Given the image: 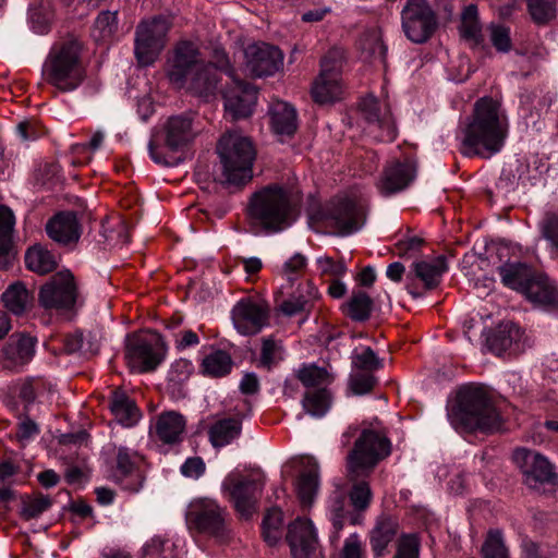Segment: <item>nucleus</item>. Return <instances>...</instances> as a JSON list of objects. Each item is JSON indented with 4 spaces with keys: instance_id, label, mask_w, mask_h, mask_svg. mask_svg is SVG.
Here are the masks:
<instances>
[{
    "instance_id": "obj_1",
    "label": "nucleus",
    "mask_w": 558,
    "mask_h": 558,
    "mask_svg": "<svg viewBox=\"0 0 558 558\" xmlns=\"http://www.w3.org/2000/svg\"><path fill=\"white\" fill-rule=\"evenodd\" d=\"M508 131V118L500 104L492 98H481L474 105L469 123L461 130V153L489 158L501 150Z\"/></svg>"
},
{
    "instance_id": "obj_2",
    "label": "nucleus",
    "mask_w": 558,
    "mask_h": 558,
    "mask_svg": "<svg viewBox=\"0 0 558 558\" xmlns=\"http://www.w3.org/2000/svg\"><path fill=\"white\" fill-rule=\"evenodd\" d=\"M222 51H216V58ZM218 63L205 64L198 46L191 40H181L173 48L167 61V75L177 88H187L192 93L208 97L217 88Z\"/></svg>"
},
{
    "instance_id": "obj_3",
    "label": "nucleus",
    "mask_w": 558,
    "mask_h": 558,
    "mask_svg": "<svg viewBox=\"0 0 558 558\" xmlns=\"http://www.w3.org/2000/svg\"><path fill=\"white\" fill-rule=\"evenodd\" d=\"M390 452V444L385 435L367 429L355 442L354 450L348 457V481L351 484L349 497L355 510H364L372 499L366 477L379 460Z\"/></svg>"
},
{
    "instance_id": "obj_4",
    "label": "nucleus",
    "mask_w": 558,
    "mask_h": 558,
    "mask_svg": "<svg viewBox=\"0 0 558 558\" xmlns=\"http://www.w3.org/2000/svg\"><path fill=\"white\" fill-rule=\"evenodd\" d=\"M246 217L255 233H278L292 226L295 206L287 190L272 184L251 196Z\"/></svg>"
},
{
    "instance_id": "obj_5",
    "label": "nucleus",
    "mask_w": 558,
    "mask_h": 558,
    "mask_svg": "<svg viewBox=\"0 0 558 558\" xmlns=\"http://www.w3.org/2000/svg\"><path fill=\"white\" fill-rule=\"evenodd\" d=\"M448 420L460 432H492L500 427L499 414L487 390L478 386H465L458 391L456 403L448 410Z\"/></svg>"
},
{
    "instance_id": "obj_6",
    "label": "nucleus",
    "mask_w": 558,
    "mask_h": 558,
    "mask_svg": "<svg viewBox=\"0 0 558 558\" xmlns=\"http://www.w3.org/2000/svg\"><path fill=\"white\" fill-rule=\"evenodd\" d=\"M217 151L221 163L218 180L222 184L243 185L252 179L256 153L247 136L236 131L228 132L220 138Z\"/></svg>"
},
{
    "instance_id": "obj_7",
    "label": "nucleus",
    "mask_w": 558,
    "mask_h": 558,
    "mask_svg": "<svg viewBox=\"0 0 558 558\" xmlns=\"http://www.w3.org/2000/svg\"><path fill=\"white\" fill-rule=\"evenodd\" d=\"M85 77L80 60V45L66 41L54 46L43 65V78L61 92L77 88Z\"/></svg>"
},
{
    "instance_id": "obj_8",
    "label": "nucleus",
    "mask_w": 558,
    "mask_h": 558,
    "mask_svg": "<svg viewBox=\"0 0 558 558\" xmlns=\"http://www.w3.org/2000/svg\"><path fill=\"white\" fill-rule=\"evenodd\" d=\"M194 137L192 123L184 117H171L165 123L160 138L156 135L148 145L151 160L160 166L173 167L180 161L177 153Z\"/></svg>"
},
{
    "instance_id": "obj_9",
    "label": "nucleus",
    "mask_w": 558,
    "mask_h": 558,
    "mask_svg": "<svg viewBox=\"0 0 558 558\" xmlns=\"http://www.w3.org/2000/svg\"><path fill=\"white\" fill-rule=\"evenodd\" d=\"M365 208L362 203L350 198H337L323 209L310 213L312 223H318L340 235L360 230L364 223Z\"/></svg>"
},
{
    "instance_id": "obj_10",
    "label": "nucleus",
    "mask_w": 558,
    "mask_h": 558,
    "mask_svg": "<svg viewBox=\"0 0 558 558\" xmlns=\"http://www.w3.org/2000/svg\"><path fill=\"white\" fill-rule=\"evenodd\" d=\"M171 21L166 16H154L140 22L135 29L134 54L140 65L156 62L167 43Z\"/></svg>"
},
{
    "instance_id": "obj_11",
    "label": "nucleus",
    "mask_w": 558,
    "mask_h": 558,
    "mask_svg": "<svg viewBox=\"0 0 558 558\" xmlns=\"http://www.w3.org/2000/svg\"><path fill=\"white\" fill-rule=\"evenodd\" d=\"M185 521L190 530L220 541L228 535L227 512L214 499H193L186 508Z\"/></svg>"
},
{
    "instance_id": "obj_12",
    "label": "nucleus",
    "mask_w": 558,
    "mask_h": 558,
    "mask_svg": "<svg viewBox=\"0 0 558 558\" xmlns=\"http://www.w3.org/2000/svg\"><path fill=\"white\" fill-rule=\"evenodd\" d=\"M296 376L305 387L314 389L303 399L305 412L314 417L324 416L330 408V396L326 386L332 381V375L324 367L305 364L298 369Z\"/></svg>"
},
{
    "instance_id": "obj_13",
    "label": "nucleus",
    "mask_w": 558,
    "mask_h": 558,
    "mask_svg": "<svg viewBox=\"0 0 558 558\" xmlns=\"http://www.w3.org/2000/svg\"><path fill=\"white\" fill-rule=\"evenodd\" d=\"M220 72L227 76L231 85L223 90L225 109L234 119L250 116L257 99V90L251 84L238 80L229 66L225 52L217 57Z\"/></svg>"
},
{
    "instance_id": "obj_14",
    "label": "nucleus",
    "mask_w": 558,
    "mask_h": 558,
    "mask_svg": "<svg viewBox=\"0 0 558 558\" xmlns=\"http://www.w3.org/2000/svg\"><path fill=\"white\" fill-rule=\"evenodd\" d=\"M405 37L414 44L427 41L437 27V17L426 0H409L401 11Z\"/></svg>"
},
{
    "instance_id": "obj_15",
    "label": "nucleus",
    "mask_w": 558,
    "mask_h": 558,
    "mask_svg": "<svg viewBox=\"0 0 558 558\" xmlns=\"http://www.w3.org/2000/svg\"><path fill=\"white\" fill-rule=\"evenodd\" d=\"M77 289L72 272L68 269L53 275L39 290L38 300L46 310L63 311L74 306Z\"/></svg>"
},
{
    "instance_id": "obj_16",
    "label": "nucleus",
    "mask_w": 558,
    "mask_h": 558,
    "mask_svg": "<svg viewBox=\"0 0 558 558\" xmlns=\"http://www.w3.org/2000/svg\"><path fill=\"white\" fill-rule=\"evenodd\" d=\"M339 53L331 51L320 63V73L312 85V97L320 104L327 105L339 100L342 96L341 64Z\"/></svg>"
},
{
    "instance_id": "obj_17",
    "label": "nucleus",
    "mask_w": 558,
    "mask_h": 558,
    "mask_svg": "<svg viewBox=\"0 0 558 558\" xmlns=\"http://www.w3.org/2000/svg\"><path fill=\"white\" fill-rule=\"evenodd\" d=\"M157 339L141 335L126 337L125 360L133 372L145 373L155 369L162 361Z\"/></svg>"
},
{
    "instance_id": "obj_18",
    "label": "nucleus",
    "mask_w": 558,
    "mask_h": 558,
    "mask_svg": "<svg viewBox=\"0 0 558 558\" xmlns=\"http://www.w3.org/2000/svg\"><path fill=\"white\" fill-rule=\"evenodd\" d=\"M245 71L255 77L270 76L283 66V53L275 46L257 43L245 51Z\"/></svg>"
},
{
    "instance_id": "obj_19",
    "label": "nucleus",
    "mask_w": 558,
    "mask_h": 558,
    "mask_svg": "<svg viewBox=\"0 0 558 558\" xmlns=\"http://www.w3.org/2000/svg\"><path fill=\"white\" fill-rule=\"evenodd\" d=\"M361 111L367 121L366 131L374 138L381 142L393 141L397 129L386 104H379L376 98L369 96L363 99Z\"/></svg>"
},
{
    "instance_id": "obj_20",
    "label": "nucleus",
    "mask_w": 558,
    "mask_h": 558,
    "mask_svg": "<svg viewBox=\"0 0 558 558\" xmlns=\"http://www.w3.org/2000/svg\"><path fill=\"white\" fill-rule=\"evenodd\" d=\"M233 326L240 335L258 333L268 324V307L260 301L243 299L231 312Z\"/></svg>"
},
{
    "instance_id": "obj_21",
    "label": "nucleus",
    "mask_w": 558,
    "mask_h": 558,
    "mask_svg": "<svg viewBox=\"0 0 558 558\" xmlns=\"http://www.w3.org/2000/svg\"><path fill=\"white\" fill-rule=\"evenodd\" d=\"M259 485L257 478L239 480L235 473H231L223 481L222 489L229 493L238 512L250 517L255 511V493Z\"/></svg>"
},
{
    "instance_id": "obj_22",
    "label": "nucleus",
    "mask_w": 558,
    "mask_h": 558,
    "mask_svg": "<svg viewBox=\"0 0 558 558\" xmlns=\"http://www.w3.org/2000/svg\"><path fill=\"white\" fill-rule=\"evenodd\" d=\"M287 541L293 558H311L318 545L316 529L305 518H298L289 525Z\"/></svg>"
},
{
    "instance_id": "obj_23",
    "label": "nucleus",
    "mask_w": 558,
    "mask_h": 558,
    "mask_svg": "<svg viewBox=\"0 0 558 558\" xmlns=\"http://www.w3.org/2000/svg\"><path fill=\"white\" fill-rule=\"evenodd\" d=\"M416 175L414 160L407 158L403 161L392 160L384 169L377 187L383 194H392L405 189Z\"/></svg>"
},
{
    "instance_id": "obj_24",
    "label": "nucleus",
    "mask_w": 558,
    "mask_h": 558,
    "mask_svg": "<svg viewBox=\"0 0 558 558\" xmlns=\"http://www.w3.org/2000/svg\"><path fill=\"white\" fill-rule=\"evenodd\" d=\"M513 460L526 476V482H548L554 475L551 464L538 452L519 448L513 453Z\"/></svg>"
},
{
    "instance_id": "obj_25",
    "label": "nucleus",
    "mask_w": 558,
    "mask_h": 558,
    "mask_svg": "<svg viewBox=\"0 0 558 558\" xmlns=\"http://www.w3.org/2000/svg\"><path fill=\"white\" fill-rule=\"evenodd\" d=\"M523 331L521 328L511 323L500 324L495 331L487 337V345L496 355H502L506 352L518 353L523 349L521 340Z\"/></svg>"
},
{
    "instance_id": "obj_26",
    "label": "nucleus",
    "mask_w": 558,
    "mask_h": 558,
    "mask_svg": "<svg viewBox=\"0 0 558 558\" xmlns=\"http://www.w3.org/2000/svg\"><path fill=\"white\" fill-rule=\"evenodd\" d=\"M522 294L535 307L547 310L558 305V287L543 274H536Z\"/></svg>"
},
{
    "instance_id": "obj_27",
    "label": "nucleus",
    "mask_w": 558,
    "mask_h": 558,
    "mask_svg": "<svg viewBox=\"0 0 558 558\" xmlns=\"http://www.w3.org/2000/svg\"><path fill=\"white\" fill-rule=\"evenodd\" d=\"M46 231L51 240L61 245L74 244L81 236V228L73 213L56 215L47 222Z\"/></svg>"
},
{
    "instance_id": "obj_28",
    "label": "nucleus",
    "mask_w": 558,
    "mask_h": 558,
    "mask_svg": "<svg viewBox=\"0 0 558 558\" xmlns=\"http://www.w3.org/2000/svg\"><path fill=\"white\" fill-rule=\"evenodd\" d=\"M36 338L28 335L12 336L3 350L4 366L16 369L27 364L35 355Z\"/></svg>"
},
{
    "instance_id": "obj_29",
    "label": "nucleus",
    "mask_w": 558,
    "mask_h": 558,
    "mask_svg": "<svg viewBox=\"0 0 558 558\" xmlns=\"http://www.w3.org/2000/svg\"><path fill=\"white\" fill-rule=\"evenodd\" d=\"M270 121L274 132L281 137H289L296 131L298 120L294 108L281 100H276L269 108Z\"/></svg>"
},
{
    "instance_id": "obj_30",
    "label": "nucleus",
    "mask_w": 558,
    "mask_h": 558,
    "mask_svg": "<svg viewBox=\"0 0 558 558\" xmlns=\"http://www.w3.org/2000/svg\"><path fill=\"white\" fill-rule=\"evenodd\" d=\"M301 463L303 470L299 477L296 489L301 502L307 506L313 502L318 492V464L313 457H303Z\"/></svg>"
},
{
    "instance_id": "obj_31",
    "label": "nucleus",
    "mask_w": 558,
    "mask_h": 558,
    "mask_svg": "<svg viewBox=\"0 0 558 558\" xmlns=\"http://www.w3.org/2000/svg\"><path fill=\"white\" fill-rule=\"evenodd\" d=\"M110 410L118 423L125 427L134 426L141 418V412L135 402L122 390L112 393Z\"/></svg>"
},
{
    "instance_id": "obj_32",
    "label": "nucleus",
    "mask_w": 558,
    "mask_h": 558,
    "mask_svg": "<svg viewBox=\"0 0 558 558\" xmlns=\"http://www.w3.org/2000/svg\"><path fill=\"white\" fill-rule=\"evenodd\" d=\"M1 300L8 311L22 315L33 306L34 295L24 283L16 281L5 289Z\"/></svg>"
},
{
    "instance_id": "obj_33",
    "label": "nucleus",
    "mask_w": 558,
    "mask_h": 558,
    "mask_svg": "<svg viewBox=\"0 0 558 558\" xmlns=\"http://www.w3.org/2000/svg\"><path fill=\"white\" fill-rule=\"evenodd\" d=\"M416 278H418L427 289L436 287L441 276L447 270L446 258L437 256L416 262L412 265Z\"/></svg>"
},
{
    "instance_id": "obj_34",
    "label": "nucleus",
    "mask_w": 558,
    "mask_h": 558,
    "mask_svg": "<svg viewBox=\"0 0 558 558\" xmlns=\"http://www.w3.org/2000/svg\"><path fill=\"white\" fill-rule=\"evenodd\" d=\"M537 272L533 271L525 264L508 263L499 267V275L502 283L520 293H522L527 284L533 280Z\"/></svg>"
},
{
    "instance_id": "obj_35",
    "label": "nucleus",
    "mask_w": 558,
    "mask_h": 558,
    "mask_svg": "<svg viewBox=\"0 0 558 558\" xmlns=\"http://www.w3.org/2000/svg\"><path fill=\"white\" fill-rule=\"evenodd\" d=\"M185 429L184 417L177 412L161 414L156 423V433L160 440L167 444H174L182 439Z\"/></svg>"
},
{
    "instance_id": "obj_36",
    "label": "nucleus",
    "mask_w": 558,
    "mask_h": 558,
    "mask_svg": "<svg viewBox=\"0 0 558 558\" xmlns=\"http://www.w3.org/2000/svg\"><path fill=\"white\" fill-rule=\"evenodd\" d=\"M25 263L29 270L44 275L52 271L57 267L58 258L47 248L36 244L26 252Z\"/></svg>"
},
{
    "instance_id": "obj_37",
    "label": "nucleus",
    "mask_w": 558,
    "mask_h": 558,
    "mask_svg": "<svg viewBox=\"0 0 558 558\" xmlns=\"http://www.w3.org/2000/svg\"><path fill=\"white\" fill-rule=\"evenodd\" d=\"M14 216L11 209L0 206V268L5 267L12 255Z\"/></svg>"
},
{
    "instance_id": "obj_38",
    "label": "nucleus",
    "mask_w": 558,
    "mask_h": 558,
    "mask_svg": "<svg viewBox=\"0 0 558 558\" xmlns=\"http://www.w3.org/2000/svg\"><path fill=\"white\" fill-rule=\"evenodd\" d=\"M397 533V524L390 519L380 520L371 534V545L377 556L386 553Z\"/></svg>"
},
{
    "instance_id": "obj_39",
    "label": "nucleus",
    "mask_w": 558,
    "mask_h": 558,
    "mask_svg": "<svg viewBox=\"0 0 558 558\" xmlns=\"http://www.w3.org/2000/svg\"><path fill=\"white\" fill-rule=\"evenodd\" d=\"M241 433V423L234 418L221 420L210 429V441L215 447L229 445Z\"/></svg>"
},
{
    "instance_id": "obj_40",
    "label": "nucleus",
    "mask_w": 558,
    "mask_h": 558,
    "mask_svg": "<svg viewBox=\"0 0 558 558\" xmlns=\"http://www.w3.org/2000/svg\"><path fill=\"white\" fill-rule=\"evenodd\" d=\"M202 367L205 374L220 377L231 371L232 360L227 352L217 350L204 357Z\"/></svg>"
},
{
    "instance_id": "obj_41",
    "label": "nucleus",
    "mask_w": 558,
    "mask_h": 558,
    "mask_svg": "<svg viewBox=\"0 0 558 558\" xmlns=\"http://www.w3.org/2000/svg\"><path fill=\"white\" fill-rule=\"evenodd\" d=\"M482 558H510L509 549L499 530L487 533L481 548Z\"/></svg>"
},
{
    "instance_id": "obj_42",
    "label": "nucleus",
    "mask_w": 558,
    "mask_h": 558,
    "mask_svg": "<svg viewBox=\"0 0 558 558\" xmlns=\"http://www.w3.org/2000/svg\"><path fill=\"white\" fill-rule=\"evenodd\" d=\"M118 31L116 12H101L94 24L92 36L96 41H108L113 38Z\"/></svg>"
},
{
    "instance_id": "obj_43",
    "label": "nucleus",
    "mask_w": 558,
    "mask_h": 558,
    "mask_svg": "<svg viewBox=\"0 0 558 558\" xmlns=\"http://www.w3.org/2000/svg\"><path fill=\"white\" fill-rule=\"evenodd\" d=\"M282 512L278 508L270 509L263 520V536L269 545H276L282 536Z\"/></svg>"
},
{
    "instance_id": "obj_44",
    "label": "nucleus",
    "mask_w": 558,
    "mask_h": 558,
    "mask_svg": "<svg viewBox=\"0 0 558 558\" xmlns=\"http://www.w3.org/2000/svg\"><path fill=\"white\" fill-rule=\"evenodd\" d=\"M345 494L344 489L337 486L328 499V515L336 533L343 526V520L345 518Z\"/></svg>"
},
{
    "instance_id": "obj_45",
    "label": "nucleus",
    "mask_w": 558,
    "mask_h": 558,
    "mask_svg": "<svg viewBox=\"0 0 558 558\" xmlns=\"http://www.w3.org/2000/svg\"><path fill=\"white\" fill-rule=\"evenodd\" d=\"M460 32L462 37L475 44L481 41V25L477 17V8L474 4L468 5L461 17Z\"/></svg>"
},
{
    "instance_id": "obj_46",
    "label": "nucleus",
    "mask_w": 558,
    "mask_h": 558,
    "mask_svg": "<svg viewBox=\"0 0 558 558\" xmlns=\"http://www.w3.org/2000/svg\"><path fill=\"white\" fill-rule=\"evenodd\" d=\"M372 310L371 298L362 291L353 293L345 304V313L354 320H365L368 318Z\"/></svg>"
},
{
    "instance_id": "obj_47",
    "label": "nucleus",
    "mask_w": 558,
    "mask_h": 558,
    "mask_svg": "<svg viewBox=\"0 0 558 558\" xmlns=\"http://www.w3.org/2000/svg\"><path fill=\"white\" fill-rule=\"evenodd\" d=\"M527 9L537 24H546L556 17V0H527Z\"/></svg>"
},
{
    "instance_id": "obj_48",
    "label": "nucleus",
    "mask_w": 558,
    "mask_h": 558,
    "mask_svg": "<svg viewBox=\"0 0 558 558\" xmlns=\"http://www.w3.org/2000/svg\"><path fill=\"white\" fill-rule=\"evenodd\" d=\"M306 295L292 296L281 304V310L286 315L292 316L306 310L310 302L317 298V289L307 283L305 287Z\"/></svg>"
},
{
    "instance_id": "obj_49",
    "label": "nucleus",
    "mask_w": 558,
    "mask_h": 558,
    "mask_svg": "<svg viewBox=\"0 0 558 558\" xmlns=\"http://www.w3.org/2000/svg\"><path fill=\"white\" fill-rule=\"evenodd\" d=\"M352 363L355 369L368 373L383 367L381 360L368 347L356 349L352 356Z\"/></svg>"
},
{
    "instance_id": "obj_50",
    "label": "nucleus",
    "mask_w": 558,
    "mask_h": 558,
    "mask_svg": "<svg viewBox=\"0 0 558 558\" xmlns=\"http://www.w3.org/2000/svg\"><path fill=\"white\" fill-rule=\"evenodd\" d=\"M64 350L68 353L81 352L84 354H94L98 351L96 341L90 338L86 340L82 332H74L63 338Z\"/></svg>"
},
{
    "instance_id": "obj_51",
    "label": "nucleus",
    "mask_w": 558,
    "mask_h": 558,
    "mask_svg": "<svg viewBox=\"0 0 558 558\" xmlns=\"http://www.w3.org/2000/svg\"><path fill=\"white\" fill-rule=\"evenodd\" d=\"M283 359V349L280 341L265 338L262 343L259 364L270 368Z\"/></svg>"
},
{
    "instance_id": "obj_52",
    "label": "nucleus",
    "mask_w": 558,
    "mask_h": 558,
    "mask_svg": "<svg viewBox=\"0 0 558 558\" xmlns=\"http://www.w3.org/2000/svg\"><path fill=\"white\" fill-rule=\"evenodd\" d=\"M52 14L40 4L29 9L31 27L36 34H46L49 31Z\"/></svg>"
},
{
    "instance_id": "obj_53",
    "label": "nucleus",
    "mask_w": 558,
    "mask_h": 558,
    "mask_svg": "<svg viewBox=\"0 0 558 558\" xmlns=\"http://www.w3.org/2000/svg\"><path fill=\"white\" fill-rule=\"evenodd\" d=\"M493 46L500 52H507L511 48L509 28L504 25L492 24L488 28Z\"/></svg>"
},
{
    "instance_id": "obj_54",
    "label": "nucleus",
    "mask_w": 558,
    "mask_h": 558,
    "mask_svg": "<svg viewBox=\"0 0 558 558\" xmlns=\"http://www.w3.org/2000/svg\"><path fill=\"white\" fill-rule=\"evenodd\" d=\"M0 482L4 485H15L24 482L21 468L10 459L0 462Z\"/></svg>"
},
{
    "instance_id": "obj_55",
    "label": "nucleus",
    "mask_w": 558,
    "mask_h": 558,
    "mask_svg": "<svg viewBox=\"0 0 558 558\" xmlns=\"http://www.w3.org/2000/svg\"><path fill=\"white\" fill-rule=\"evenodd\" d=\"M355 369L350 376V389L355 395H364L372 390L375 384L374 377L367 372Z\"/></svg>"
},
{
    "instance_id": "obj_56",
    "label": "nucleus",
    "mask_w": 558,
    "mask_h": 558,
    "mask_svg": "<svg viewBox=\"0 0 558 558\" xmlns=\"http://www.w3.org/2000/svg\"><path fill=\"white\" fill-rule=\"evenodd\" d=\"M305 266L306 257L296 253L283 263L279 269V274L292 281L305 268Z\"/></svg>"
},
{
    "instance_id": "obj_57",
    "label": "nucleus",
    "mask_w": 558,
    "mask_h": 558,
    "mask_svg": "<svg viewBox=\"0 0 558 558\" xmlns=\"http://www.w3.org/2000/svg\"><path fill=\"white\" fill-rule=\"evenodd\" d=\"M395 558H418V541L415 535H404L399 541Z\"/></svg>"
},
{
    "instance_id": "obj_58",
    "label": "nucleus",
    "mask_w": 558,
    "mask_h": 558,
    "mask_svg": "<svg viewBox=\"0 0 558 558\" xmlns=\"http://www.w3.org/2000/svg\"><path fill=\"white\" fill-rule=\"evenodd\" d=\"M316 264L322 274L331 275L333 277L343 276L347 271V266L342 260L335 262L328 256L318 257Z\"/></svg>"
},
{
    "instance_id": "obj_59",
    "label": "nucleus",
    "mask_w": 558,
    "mask_h": 558,
    "mask_svg": "<svg viewBox=\"0 0 558 558\" xmlns=\"http://www.w3.org/2000/svg\"><path fill=\"white\" fill-rule=\"evenodd\" d=\"M205 462L199 457L187 458L180 468L183 476L194 480L201 477L205 473Z\"/></svg>"
},
{
    "instance_id": "obj_60",
    "label": "nucleus",
    "mask_w": 558,
    "mask_h": 558,
    "mask_svg": "<svg viewBox=\"0 0 558 558\" xmlns=\"http://www.w3.org/2000/svg\"><path fill=\"white\" fill-rule=\"evenodd\" d=\"M50 507L48 497H38L27 501L23 507L24 517L31 519L36 518Z\"/></svg>"
},
{
    "instance_id": "obj_61",
    "label": "nucleus",
    "mask_w": 558,
    "mask_h": 558,
    "mask_svg": "<svg viewBox=\"0 0 558 558\" xmlns=\"http://www.w3.org/2000/svg\"><path fill=\"white\" fill-rule=\"evenodd\" d=\"M193 371V365L185 359H180L171 365L170 377L175 381L185 380Z\"/></svg>"
},
{
    "instance_id": "obj_62",
    "label": "nucleus",
    "mask_w": 558,
    "mask_h": 558,
    "mask_svg": "<svg viewBox=\"0 0 558 558\" xmlns=\"http://www.w3.org/2000/svg\"><path fill=\"white\" fill-rule=\"evenodd\" d=\"M39 429L37 424L25 417L20 421L16 436L19 440L23 444L28 442L31 439H33L37 434Z\"/></svg>"
},
{
    "instance_id": "obj_63",
    "label": "nucleus",
    "mask_w": 558,
    "mask_h": 558,
    "mask_svg": "<svg viewBox=\"0 0 558 558\" xmlns=\"http://www.w3.org/2000/svg\"><path fill=\"white\" fill-rule=\"evenodd\" d=\"M340 558H362V544L357 534L345 539Z\"/></svg>"
},
{
    "instance_id": "obj_64",
    "label": "nucleus",
    "mask_w": 558,
    "mask_h": 558,
    "mask_svg": "<svg viewBox=\"0 0 558 558\" xmlns=\"http://www.w3.org/2000/svg\"><path fill=\"white\" fill-rule=\"evenodd\" d=\"M543 235L558 248V214L548 216L543 225Z\"/></svg>"
}]
</instances>
